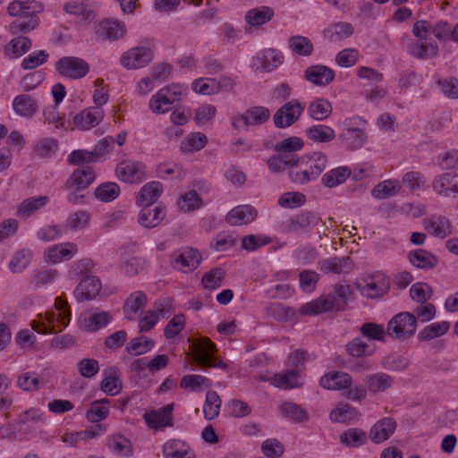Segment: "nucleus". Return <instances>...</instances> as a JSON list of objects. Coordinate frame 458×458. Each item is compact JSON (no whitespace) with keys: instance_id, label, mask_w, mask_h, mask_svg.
Segmentation results:
<instances>
[{"instance_id":"obj_39","label":"nucleus","mask_w":458,"mask_h":458,"mask_svg":"<svg viewBox=\"0 0 458 458\" xmlns=\"http://www.w3.org/2000/svg\"><path fill=\"white\" fill-rule=\"evenodd\" d=\"M307 112L312 119L323 121L331 114L332 105L325 98H316L309 104Z\"/></svg>"},{"instance_id":"obj_54","label":"nucleus","mask_w":458,"mask_h":458,"mask_svg":"<svg viewBox=\"0 0 458 458\" xmlns=\"http://www.w3.org/2000/svg\"><path fill=\"white\" fill-rule=\"evenodd\" d=\"M208 143L207 136L202 132H192L182 142L181 149L183 152H194L202 149Z\"/></svg>"},{"instance_id":"obj_23","label":"nucleus","mask_w":458,"mask_h":458,"mask_svg":"<svg viewBox=\"0 0 458 458\" xmlns=\"http://www.w3.org/2000/svg\"><path fill=\"white\" fill-rule=\"evenodd\" d=\"M319 385L327 390H345L352 385V379L346 372L330 371L320 377Z\"/></svg>"},{"instance_id":"obj_49","label":"nucleus","mask_w":458,"mask_h":458,"mask_svg":"<svg viewBox=\"0 0 458 458\" xmlns=\"http://www.w3.org/2000/svg\"><path fill=\"white\" fill-rule=\"evenodd\" d=\"M367 441L365 431L358 428H349L340 435V442L348 447H359Z\"/></svg>"},{"instance_id":"obj_11","label":"nucleus","mask_w":458,"mask_h":458,"mask_svg":"<svg viewBox=\"0 0 458 458\" xmlns=\"http://www.w3.org/2000/svg\"><path fill=\"white\" fill-rule=\"evenodd\" d=\"M56 72L72 80H79L85 77L89 72L88 63L76 56H64L55 63Z\"/></svg>"},{"instance_id":"obj_56","label":"nucleus","mask_w":458,"mask_h":458,"mask_svg":"<svg viewBox=\"0 0 458 458\" xmlns=\"http://www.w3.org/2000/svg\"><path fill=\"white\" fill-rule=\"evenodd\" d=\"M95 197L103 201L110 202L115 199L120 194V188L114 182H104L98 185L94 191Z\"/></svg>"},{"instance_id":"obj_28","label":"nucleus","mask_w":458,"mask_h":458,"mask_svg":"<svg viewBox=\"0 0 458 458\" xmlns=\"http://www.w3.org/2000/svg\"><path fill=\"white\" fill-rule=\"evenodd\" d=\"M304 78L316 86H326L335 79V72L325 65H311L305 70Z\"/></svg>"},{"instance_id":"obj_15","label":"nucleus","mask_w":458,"mask_h":458,"mask_svg":"<svg viewBox=\"0 0 458 458\" xmlns=\"http://www.w3.org/2000/svg\"><path fill=\"white\" fill-rule=\"evenodd\" d=\"M102 289V284L95 276H85L74 289L73 294L79 302L95 299Z\"/></svg>"},{"instance_id":"obj_53","label":"nucleus","mask_w":458,"mask_h":458,"mask_svg":"<svg viewBox=\"0 0 458 458\" xmlns=\"http://www.w3.org/2000/svg\"><path fill=\"white\" fill-rule=\"evenodd\" d=\"M288 46L293 52L299 55L309 56L313 52V44L303 36H292L288 39Z\"/></svg>"},{"instance_id":"obj_4","label":"nucleus","mask_w":458,"mask_h":458,"mask_svg":"<svg viewBox=\"0 0 458 458\" xmlns=\"http://www.w3.org/2000/svg\"><path fill=\"white\" fill-rule=\"evenodd\" d=\"M55 306L58 311L57 318H55V314H48L47 324L33 321L31 323L33 330L38 334L57 333L67 327L71 317V309L67 300L57 297Z\"/></svg>"},{"instance_id":"obj_52","label":"nucleus","mask_w":458,"mask_h":458,"mask_svg":"<svg viewBox=\"0 0 458 458\" xmlns=\"http://www.w3.org/2000/svg\"><path fill=\"white\" fill-rule=\"evenodd\" d=\"M450 328L447 321L432 323L424 327L418 335L420 341H428L445 335Z\"/></svg>"},{"instance_id":"obj_35","label":"nucleus","mask_w":458,"mask_h":458,"mask_svg":"<svg viewBox=\"0 0 458 458\" xmlns=\"http://www.w3.org/2000/svg\"><path fill=\"white\" fill-rule=\"evenodd\" d=\"M339 139L347 148L357 149L362 146L365 133L359 128L345 127L339 134Z\"/></svg>"},{"instance_id":"obj_38","label":"nucleus","mask_w":458,"mask_h":458,"mask_svg":"<svg viewBox=\"0 0 458 458\" xmlns=\"http://www.w3.org/2000/svg\"><path fill=\"white\" fill-rule=\"evenodd\" d=\"M352 174L348 166H338L327 172L322 177V183L327 188L344 183Z\"/></svg>"},{"instance_id":"obj_6","label":"nucleus","mask_w":458,"mask_h":458,"mask_svg":"<svg viewBox=\"0 0 458 458\" xmlns=\"http://www.w3.org/2000/svg\"><path fill=\"white\" fill-rule=\"evenodd\" d=\"M193 357L197 364L205 368L227 369V365L215 356L216 344L208 337H200L192 344Z\"/></svg>"},{"instance_id":"obj_7","label":"nucleus","mask_w":458,"mask_h":458,"mask_svg":"<svg viewBox=\"0 0 458 458\" xmlns=\"http://www.w3.org/2000/svg\"><path fill=\"white\" fill-rule=\"evenodd\" d=\"M305 352L302 350H296L288 357V369L281 374H276L273 377L274 384L281 388H294L299 387L298 382L300 368L305 362Z\"/></svg>"},{"instance_id":"obj_17","label":"nucleus","mask_w":458,"mask_h":458,"mask_svg":"<svg viewBox=\"0 0 458 458\" xmlns=\"http://www.w3.org/2000/svg\"><path fill=\"white\" fill-rule=\"evenodd\" d=\"M96 34L103 40H118L125 36L126 25L118 20H104L97 26Z\"/></svg>"},{"instance_id":"obj_59","label":"nucleus","mask_w":458,"mask_h":458,"mask_svg":"<svg viewBox=\"0 0 458 458\" xmlns=\"http://www.w3.org/2000/svg\"><path fill=\"white\" fill-rule=\"evenodd\" d=\"M64 9L66 13L77 16L81 21L92 20L94 18L93 11L79 1L68 2Z\"/></svg>"},{"instance_id":"obj_64","label":"nucleus","mask_w":458,"mask_h":458,"mask_svg":"<svg viewBox=\"0 0 458 458\" xmlns=\"http://www.w3.org/2000/svg\"><path fill=\"white\" fill-rule=\"evenodd\" d=\"M326 32L331 40L349 38L353 33V27L349 22H337L331 25Z\"/></svg>"},{"instance_id":"obj_61","label":"nucleus","mask_w":458,"mask_h":458,"mask_svg":"<svg viewBox=\"0 0 458 458\" xmlns=\"http://www.w3.org/2000/svg\"><path fill=\"white\" fill-rule=\"evenodd\" d=\"M109 448L122 456H130L132 454L131 443L123 436H114L108 442Z\"/></svg>"},{"instance_id":"obj_27","label":"nucleus","mask_w":458,"mask_h":458,"mask_svg":"<svg viewBox=\"0 0 458 458\" xmlns=\"http://www.w3.org/2000/svg\"><path fill=\"white\" fill-rule=\"evenodd\" d=\"M257 210L250 205H240L231 209L225 220L231 225H242L251 223L257 217Z\"/></svg>"},{"instance_id":"obj_13","label":"nucleus","mask_w":458,"mask_h":458,"mask_svg":"<svg viewBox=\"0 0 458 458\" xmlns=\"http://www.w3.org/2000/svg\"><path fill=\"white\" fill-rule=\"evenodd\" d=\"M270 117V111L265 106H253L248 108L243 114L233 116L232 125L240 130L249 126L260 125Z\"/></svg>"},{"instance_id":"obj_10","label":"nucleus","mask_w":458,"mask_h":458,"mask_svg":"<svg viewBox=\"0 0 458 458\" xmlns=\"http://www.w3.org/2000/svg\"><path fill=\"white\" fill-rule=\"evenodd\" d=\"M320 219L312 212L306 211L290 216L283 221L279 228L285 233H302L310 232Z\"/></svg>"},{"instance_id":"obj_8","label":"nucleus","mask_w":458,"mask_h":458,"mask_svg":"<svg viewBox=\"0 0 458 458\" xmlns=\"http://www.w3.org/2000/svg\"><path fill=\"white\" fill-rule=\"evenodd\" d=\"M417 320L414 314L400 312L394 316L386 326V333L392 338L404 340L414 335Z\"/></svg>"},{"instance_id":"obj_20","label":"nucleus","mask_w":458,"mask_h":458,"mask_svg":"<svg viewBox=\"0 0 458 458\" xmlns=\"http://www.w3.org/2000/svg\"><path fill=\"white\" fill-rule=\"evenodd\" d=\"M173 410L174 404L169 403L158 410L146 412L144 414L146 424L154 429L172 427L174 425Z\"/></svg>"},{"instance_id":"obj_43","label":"nucleus","mask_w":458,"mask_h":458,"mask_svg":"<svg viewBox=\"0 0 458 458\" xmlns=\"http://www.w3.org/2000/svg\"><path fill=\"white\" fill-rule=\"evenodd\" d=\"M110 400L104 398L91 403L89 409L86 412V418L90 422H98L106 419L109 414L108 404Z\"/></svg>"},{"instance_id":"obj_16","label":"nucleus","mask_w":458,"mask_h":458,"mask_svg":"<svg viewBox=\"0 0 458 458\" xmlns=\"http://www.w3.org/2000/svg\"><path fill=\"white\" fill-rule=\"evenodd\" d=\"M95 179L94 169L89 165L82 166L72 172L64 188L65 190L83 191L93 183Z\"/></svg>"},{"instance_id":"obj_50","label":"nucleus","mask_w":458,"mask_h":458,"mask_svg":"<svg viewBox=\"0 0 458 458\" xmlns=\"http://www.w3.org/2000/svg\"><path fill=\"white\" fill-rule=\"evenodd\" d=\"M212 382L209 378L201 375H186L181 379L180 386L191 391H201L204 388H210Z\"/></svg>"},{"instance_id":"obj_62","label":"nucleus","mask_w":458,"mask_h":458,"mask_svg":"<svg viewBox=\"0 0 458 458\" xmlns=\"http://www.w3.org/2000/svg\"><path fill=\"white\" fill-rule=\"evenodd\" d=\"M154 346V341L151 338L140 336L131 340L126 347L129 353L141 355L148 352Z\"/></svg>"},{"instance_id":"obj_24","label":"nucleus","mask_w":458,"mask_h":458,"mask_svg":"<svg viewBox=\"0 0 458 458\" xmlns=\"http://www.w3.org/2000/svg\"><path fill=\"white\" fill-rule=\"evenodd\" d=\"M78 252V247L73 242L55 244L45 250L47 261L56 264L63 260L71 259Z\"/></svg>"},{"instance_id":"obj_63","label":"nucleus","mask_w":458,"mask_h":458,"mask_svg":"<svg viewBox=\"0 0 458 458\" xmlns=\"http://www.w3.org/2000/svg\"><path fill=\"white\" fill-rule=\"evenodd\" d=\"M360 330L363 336L369 340L385 341V336L387 335L386 328L385 329L382 325L372 322L364 323Z\"/></svg>"},{"instance_id":"obj_5","label":"nucleus","mask_w":458,"mask_h":458,"mask_svg":"<svg viewBox=\"0 0 458 458\" xmlns=\"http://www.w3.org/2000/svg\"><path fill=\"white\" fill-rule=\"evenodd\" d=\"M186 90L187 88L181 84L164 87L151 97L148 107L154 114H165L171 109L174 102L180 100Z\"/></svg>"},{"instance_id":"obj_58","label":"nucleus","mask_w":458,"mask_h":458,"mask_svg":"<svg viewBox=\"0 0 458 458\" xmlns=\"http://www.w3.org/2000/svg\"><path fill=\"white\" fill-rule=\"evenodd\" d=\"M346 352L352 357L370 356L374 352V348L370 346L360 337H355L350 341L346 346Z\"/></svg>"},{"instance_id":"obj_60","label":"nucleus","mask_w":458,"mask_h":458,"mask_svg":"<svg viewBox=\"0 0 458 458\" xmlns=\"http://www.w3.org/2000/svg\"><path fill=\"white\" fill-rule=\"evenodd\" d=\"M225 272L221 267H215L207 272L201 280L202 285L208 290H213L220 287L223 284Z\"/></svg>"},{"instance_id":"obj_47","label":"nucleus","mask_w":458,"mask_h":458,"mask_svg":"<svg viewBox=\"0 0 458 458\" xmlns=\"http://www.w3.org/2000/svg\"><path fill=\"white\" fill-rule=\"evenodd\" d=\"M32 252L29 249H21L14 252L9 262V268L13 273L22 272L30 263Z\"/></svg>"},{"instance_id":"obj_29","label":"nucleus","mask_w":458,"mask_h":458,"mask_svg":"<svg viewBox=\"0 0 458 458\" xmlns=\"http://www.w3.org/2000/svg\"><path fill=\"white\" fill-rule=\"evenodd\" d=\"M396 422L392 418H384L378 420L370 429V440L376 444L382 443L388 439L395 431Z\"/></svg>"},{"instance_id":"obj_33","label":"nucleus","mask_w":458,"mask_h":458,"mask_svg":"<svg viewBox=\"0 0 458 458\" xmlns=\"http://www.w3.org/2000/svg\"><path fill=\"white\" fill-rule=\"evenodd\" d=\"M408 259L414 267L421 269H432L438 263V259L435 255L422 249L410 251Z\"/></svg>"},{"instance_id":"obj_18","label":"nucleus","mask_w":458,"mask_h":458,"mask_svg":"<svg viewBox=\"0 0 458 458\" xmlns=\"http://www.w3.org/2000/svg\"><path fill=\"white\" fill-rule=\"evenodd\" d=\"M433 190L444 197H458V174L448 172L435 177Z\"/></svg>"},{"instance_id":"obj_12","label":"nucleus","mask_w":458,"mask_h":458,"mask_svg":"<svg viewBox=\"0 0 458 458\" xmlns=\"http://www.w3.org/2000/svg\"><path fill=\"white\" fill-rule=\"evenodd\" d=\"M201 254L191 247L181 248L171 255V265L174 269L182 272L196 269L201 262Z\"/></svg>"},{"instance_id":"obj_25","label":"nucleus","mask_w":458,"mask_h":458,"mask_svg":"<svg viewBox=\"0 0 458 458\" xmlns=\"http://www.w3.org/2000/svg\"><path fill=\"white\" fill-rule=\"evenodd\" d=\"M111 320V315L106 311L87 312L79 319L80 327L85 331L96 332L106 327Z\"/></svg>"},{"instance_id":"obj_36","label":"nucleus","mask_w":458,"mask_h":458,"mask_svg":"<svg viewBox=\"0 0 458 458\" xmlns=\"http://www.w3.org/2000/svg\"><path fill=\"white\" fill-rule=\"evenodd\" d=\"M49 199L47 196L28 198L17 207L16 214L20 216L29 217L45 207Z\"/></svg>"},{"instance_id":"obj_48","label":"nucleus","mask_w":458,"mask_h":458,"mask_svg":"<svg viewBox=\"0 0 458 458\" xmlns=\"http://www.w3.org/2000/svg\"><path fill=\"white\" fill-rule=\"evenodd\" d=\"M30 46L31 42L29 38L17 37L5 46L4 52L6 55L12 58H17L28 52Z\"/></svg>"},{"instance_id":"obj_55","label":"nucleus","mask_w":458,"mask_h":458,"mask_svg":"<svg viewBox=\"0 0 458 458\" xmlns=\"http://www.w3.org/2000/svg\"><path fill=\"white\" fill-rule=\"evenodd\" d=\"M358 416L357 410L349 404H340L329 415L330 420L336 423H345Z\"/></svg>"},{"instance_id":"obj_1","label":"nucleus","mask_w":458,"mask_h":458,"mask_svg":"<svg viewBox=\"0 0 458 458\" xmlns=\"http://www.w3.org/2000/svg\"><path fill=\"white\" fill-rule=\"evenodd\" d=\"M353 291L346 283H337L332 293L324 294L318 299L304 303L300 308V313L306 316H315L328 311L343 310L347 302L352 298Z\"/></svg>"},{"instance_id":"obj_45","label":"nucleus","mask_w":458,"mask_h":458,"mask_svg":"<svg viewBox=\"0 0 458 458\" xmlns=\"http://www.w3.org/2000/svg\"><path fill=\"white\" fill-rule=\"evenodd\" d=\"M401 185L396 180H386L377 183L371 191L374 198L382 199L394 196L399 192Z\"/></svg>"},{"instance_id":"obj_34","label":"nucleus","mask_w":458,"mask_h":458,"mask_svg":"<svg viewBox=\"0 0 458 458\" xmlns=\"http://www.w3.org/2000/svg\"><path fill=\"white\" fill-rule=\"evenodd\" d=\"M147 296L144 293L138 291L131 293L125 301L123 312L128 320H134L139 310L144 306Z\"/></svg>"},{"instance_id":"obj_46","label":"nucleus","mask_w":458,"mask_h":458,"mask_svg":"<svg viewBox=\"0 0 458 458\" xmlns=\"http://www.w3.org/2000/svg\"><path fill=\"white\" fill-rule=\"evenodd\" d=\"M222 401L216 391H208L203 406L204 417L208 420L216 419L219 415Z\"/></svg>"},{"instance_id":"obj_51","label":"nucleus","mask_w":458,"mask_h":458,"mask_svg":"<svg viewBox=\"0 0 458 458\" xmlns=\"http://www.w3.org/2000/svg\"><path fill=\"white\" fill-rule=\"evenodd\" d=\"M94 266V262L90 259L85 258L79 259L71 266L69 276L72 279H82L85 276H92L91 273Z\"/></svg>"},{"instance_id":"obj_14","label":"nucleus","mask_w":458,"mask_h":458,"mask_svg":"<svg viewBox=\"0 0 458 458\" xmlns=\"http://www.w3.org/2000/svg\"><path fill=\"white\" fill-rule=\"evenodd\" d=\"M153 59V53L146 47L129 49L121 56V64L127 69H140L147 66Z\"/></svg>"},{"instance_id":"obj_21","label":"nucleus","mask_w":458,"mask_h":458,"mask_svg":"<svg viewBox=\"0 0 458 458\" xmlns=\"http://www.w3.org/2000/svg\"><path fill=\"white\" fill-rule=\"evenodd\" d=\"M425 230L440 239L453 234V225L450 220L441 215H433L423 221Z\"/></svg>"},{"instance_id":"obj_19","label":"nucleus","mask_w":458,"mask_h":458,"mask_svg":"<svg viewBox=\"0 0 458 458\" xmlns=\"http://www.w3.org/2000/svg\"><path fill=\"white\" fill-rule=\"evenodd\" d=\"M104 118V111L99 107L86 108L74 115L72 120L73 129L81 131L96 127Z\"/></svg>"},{"instance_id":"obj_31","label":"nucleus","mask_w":458,"mask_h":458,"mask_svg":"<svg viewBox=\"0 0 458 458\" xmlns=\"http://www.w3.org/2000/svg\"><path fill=\"white\" fill-rule=\"evenodd\" d=\"M162 191L163 185L159 182H150L140 189L136 202L139 206H152Z\"/></svg>"},{"instance_id":"obj_30","label":"nucleus","mask_w":458,"mask_h":458,"mask_svg":"<svg viewBox=\"0 0 458 458\" xmlns=\"http://www.w3.org/2000/svg\"><path fill=\"white\" fill-rule=\"evenodd\" d=\"M165 458H195L194 452L183 442L171 439L163 446Z\"/></svg>"},{"instance_id":"obj_42","label":"nucleus","mask_w":458,"mask_h":458,"mask_svg":"<svg viewBox=\"0 0 458 458\" xmlns=\"http://www.w3.org/2000/svg\"><path fill=\"white\" fill-rule=\"evenodd\" d=\"M104 376L100 385L102 391L109 395L117 394L121 390V386L118 384L119 369L116 367H110L104 371Z\"/></svg>"},{"instance_id":"obj_22","label":"nucleus","mask_w":458,"mask_h":458,"mask_svg":"<svg viewBox=\"0 0 458 458\" xmlns=\"http://www.w3.org/2000/svg\"><path fill=\"white\" fill-rule=\"evenodd\" d=\"M116 173L118 177L125 182H138L145 175V166L141 163L127 160L118 165Z\"/></svg>"},{"instance_id":"obj_40","label":"nucleus","mask_w":458,"mask_h":458,"mask_svg":"<svg viewBox=\"0 0 458 458\" xmlns=\"http://www.w3.org/2000/svg\"><path fill=\"white\" fill-rule=\"evenodd\" d=\"M274 16V11L268 6H260L250 9L245 15V20L250 26H260L271 21Z\"/></svg>"},{"instance_id":"obj_26","label":"nucleus","mask_w":458,"mask_h":458,"mask_svg":"<svg viewBox=\"0 0 458 458\" xmlns=\"http://www.w3.org/2000/svg\"><path fill=\"white\" fill-rule=\"evenodd\" d=\"M139 213L138 221L140 225L146 228H154L158 225L165 218L166 212L163 206H141Z\"/></svg>"},{"instance_id":"obj_32","label":"nucleus","mask_w":458,"mask_h":458,"mask_svg":"<svg viewBox=\"0 0 458 458\" xmlns=\"http://www.w3.org/2000/svg\"><path fill=\"white\" fill-rule=\"evenodd\" d=\"M353 268L350 257H334L323 260L321 269L327 273L347 274Z\"/></svg>"},{"instance_id":"obj_44","label":"nucleus","mask_w":458,"mask_h":458,"mask_svg":"<svg viewBox=\"0 0 458 458\" xmlns=\"http://www.w3.org/2000/svg\"><path fill=\"white\" fill-rule=\"evenodd\" d=\"M368 389L372 394L386 391L393 384V378L385 373L369 375L366 379Z\"/></svg>"},{"instance_id":"obj_9","label":"nucleus","mask_w":458,"mask_h":458,"mask_svg":"<svg viewBox=\"0 0 458 458\" xmlns=\"http://www.w3.org/2000/svg\"><path fill=\"white\" fill-rule=\"evenodd\" d=\"M305 110V104L298 99L285 102L276 110L273 121L276 128H287L295 123Z\"/></svg>"},{"instance_id":"obj_37","label":"nucleus","mask_w":458,"mask_h":458,"mask_svg":"<svg viewBox=\"0 0 458 458\" xmlns=\"http://www.w3.org/2000/svg\"><path fill=\"white\" fill-rule=\"evenodd\" d=\"M13 107L14 112L21 116H32L38 109L37 102L30 95L26 94L15 97Z\"/></svg>"},{"instance_id":"obj_3","label":"nucleus","mask_w":458,"mask_h":458,"mask_svg":"<svg viewBox=\"0 0 458 458\" xmlns=\"http://www.w3.org/2000/svg\"><path fill=\"white\" fill-rule=\"evenodd\" d=\"M327 157L322 152H313L299 157L288 172L290 180L296 184H306L318 178L326 169Z\"/></svg>"},{"instance_id":"obj_57","label":"nucleus","mask_w":458,"mask_h":458,"mask_svg":"<svg viewBox=\"0 0 458 458\" xmlns=\"http://www.w3.org/2000/svg\"><path fill=\"white\" fill-rule=\"evenodd\" d=\"M282 415L295 422H303L307 420L306 411L298 404L293 403H284L279 407Z\"/></svg>"},{"instance_id":"obj_2","label":"nucleus","mask_w":458,"mask_h":458,"mask_svg":"<svg viewBox=\"0 0 458 458\" xmlns=\"http://www.w3.org/2000/svg\"><path fill=\"white\" fill-rule=\"evenodd\" d=\"M43 10V6L37 1H13L7 7L8 13L16 19L9 25L13 34L27 33L35 29L38 20L37 13Z\"/></svg>"},{"instance_id":"obj_41","label":"nucleus","mask_w":458,"mask_h":458,"mask_svg":"<svg viewBox=\"0 0 458 458\" xmlns=\"http://www.w3.org/2000/svg\"><path fill=\"white\" fill-rule=\"evenodd\" d=\"M305 132L310 140L319 143L329 142L335 137V131L324 124L312 125L307 128Z\"/></svg>"}]
</instances>
